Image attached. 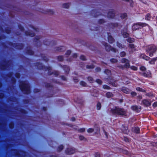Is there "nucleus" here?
Listing matches in <instances>:
<instances>
[{
  "mask_svg": "<svg viewBox=\"0 0 157 157\" xmlns=\"http://www.w3.org/2000/svg\"><path fill=\"white\" fill-rule=\"evenodd\" d=\"M118 26V24L117 23L115 24H111V25H110V27H111L112 28H113V27L117 26Z\"/></svg>",
  "mask_w": 157,
  "mask_h": 157,
  "instance_id": "nucleus-50",
  "label": "nucleus"
},
{
  "mask_svg": "<svg viewBox=\"0 0 157 157\" xmlns=\"http://www.w3.org/2000/svg\"><path fill=\"white\" fill-rule=\"evenodd\" d=\"M58 59L60 61H62L63 59V58L62 56H59L58 57Z\"/></svg>",
  "mask_w": 157,
  "mask_h": 157,
  "instance_id": "nucleus-49",
  "label": "nucleus"
},
{
  "mask_svg": "<svg viewBox=\"0 0 157 157\" xmlns=\"http://www.w3.org/2000/svg\"><path fill=\"white\" fill-rule=\"evenodd\" d=\"M112 113L114 114L121 116H126L127 112V110L119 107H116L111 109Z\"/></svg>",
  "mask_w": 157,
  "mask_h": 157,
  "instance_id": "nucleus-1",
  "label": "nucleus"
},
{
  "mask_svg": "<svg viewBox=\"0 0 157 157\" xmlns=\"http://www.w3.org/2000/svg\"><path fill=\"white\" fill-rule=\"evenodd\" d=\"M16 77L17 78H19L20 77V75L19 73H17L16 74Z\"/></svg>",
  "mask_w": 157,
  "mask_h": 157,
  "instance_id": "nucleus-61",
  "label": "nucleus"
},
{
  "mask_svg": "<svg viewBox=\"0 0 157 157\" xmlns=\"http://www.w3.org/2000/svg\"><path fill=\"white\" fill-rule=\"evenodd\" d=\"M101 105L100 103H98L97 104V109L98 110H100L101 108Z\"/></svg>",
  "mask_w": 157,
  "mask_h": 157,
  "instance_id": "nucleus-39",
  "label": "nucleus"
},
{
  "mask_svg": "<svg viewBox=\"0 0 157 157\" xmlns=\"http://www.w3.org/2000/svg\"><path fill=\"white\" fill-rule=\"evenodd\" d=\"M19 29H20V30L21 31H23V30L24 28L21 26H20V25L19 26Z\"/></svg>",
  "mask_w": 157,
  "mask_h": 157,
  "instance_id": "nucleus-63",
  "label": "nucleus"
},
{
  "mask_svg": "<svg viewBox=\"0 0 157 157\" xmlns=\"http://www.w3.org/2000/svg\"><path fill=\"white\" fill-rule=\"evenodd\" d=\"M151 18L150 14L149 13L147 14L145 17V19L147 20H150Z\"/></svg>",
  "mask_w": 157,
  "mask_h": 157,
  "instance_id": "nucleus-26",
  "label": "nucleus"
},
{
  "mask_svg": "<svg viewBox=\"0 0 157 157\" xmlns=\"http://www.w3.org/2000/svg\"><path fill=\"white\" fill-rule=\"evenodd\" d=\"M110 34V33H108V40L110 43L112 44L114 42V40Z\"/></svg>",
  "mask_w": 157,
  "mask_h": 157,
  "instance_id": "nucleus-16",
  "label": "nucleus"
},
{
  "mask_svg": "<svg viewBox=\"0 0 157 157\" xmlns=\"http://www.w3.org/2000/svg\"><path fill=\"white\" fill-rule=\"evenodd\" d=\"M25 34L27 35H29L30 36L33 37L34 36V34L33 32H26L25 33Z\"/></svg>",
  "mask_w": 157,
  "mask_h": 157,
  "instance_id": "nucleus-24",
  "label": "nucleus"
},
{
  "mask_svg": "<svg viewBox=\"0 0 157 157\" xmlns=\"http://www.w3.org/2000/svg\"><path fill=\"white\" fill-rule=\"evenodd\" d=\"M75 152L74 148H68L65 151L66 153L68 155H71L74 153Z\"/></svg>",
  "mask_w": 157,
  "mask_h": 157,
  "instance_id": "nucleus-7",
  "label": "nucleus"
},
{
  "mask_svg": "<svg viewBox=\"0 0 157 157\" xmlns=\"http://www.w3.org/2000/svg\"><path fill=\"white\" fill-rule=\"evenodd\" d=\"M153 106L154 107H156L157 106V102H155L153 104Z\"/></svg>",
  "mask_w": 157,
  "mask_h": 157,
  "instance_id": "nucleus-57",
  "label": "nucleus"
},
{
  "mask_svg": "<svg viewBox=\"0 0 157 157\" xmlns=\"http://www.w3.org/2000/svg\"><path fill=\"white\" fill-rule=\"evenodd\" d=\"M106 96L108 98H110L113 97V94L111 92H108L106 93Z\"/></svg>",
  "mask_w": 157,
  "mask_h": 157,
  "instance_id": "nucleus-20",
  "label": "nucleus"
},
{
  "mask_svg": "<svg viewBox=\"0 0 157 157\" xmlns=\"http://www.w3.org/2000/svg\"><path fill=\"white\" fill-rule=\"evenodd\" d=\"M131 94L132 96L133 97L135 96L136 95V92H131Z\"/></svg>",
  "mask_w": 157,
  "mask_h": 157,
  "instance_id": "nucleus-52",
  "label": "nucleus"
},
{
  "mask_svg": "<svg viewBox=\"0 0 157 157\" xmlns=\"http://www.w3.org/2000/svg\"><path fill=\"white\" fill-rule=\"evenodd\" d=\"M70 5L69 3H64L63 5V7L64 8H69Z\"/></svg>",
  "mask_w": 157,
  "mask_h": 157,
  "instance_id": "nucleus-27",
  "label": "nucleus"
},
{
  "mask_svg": "<svg viewBox=\"0 0 157 157\" xmlns=\"http://www.w3.org/2000/svg\"><path fill=\"white\" fill-rule=\"evenodd\" d=\"M121 18L124 19L125 18L127 17L126 14L125 13H124L123 14H121L120 16Z\"/></svg>",
  "mask_w": 157,
  "mask_h": 157,
  "instance_id": "nucleus-34",
  "label": "nucleus"
},
{
  "mask_svg": "<svg viewBox=\"0 0 157 157\" xmlns=\"http://www.w3.org/2000/svg\"><path fill=\"white\" fill-rule=\"evenodd\" d=\"M94 131V129L92 128H90L87 130V132L88 133H91Z\"/></svg>",
  "mask_w": 157,
  "mask_h": 157,
  "instance_id": "nucleus-45",
  "label": "nucleus"
},
{
  "mask_svg": "<svg viewBox=\"0 0 157 157\" xmlns=\"http://www.w3.org/2000/svg\"><path fill=\"white\" fill-rule=\"evenodd\" d=\"M95 70L97 72L99 71H101V68L99 67H97L96 68Z\"/></svg>",
  "mask_w": 157,
  "mask_h": 157,
  "instance_id": "nucleus-59",
  "label": "nucleus"
},
{
  "mask_svg": "<svg viewBox=\"0 0 157 157\" xmlns=\"http://www.w3.org/2000/svg\"><path fill=\"white\" fill-rule=\"evenodd\" d=\"M131 68L134 71H136L137 70V68L134 66H131Z\"/></svg>",
  "mask_w": 157,
  "mask_h": 157,
  "instance_id": "nucleus-48",
  "label": "nucleus"
},
{
  "mask_svg": "<svg viewBox=\"0 0 157 157\" xmlns=\"http://www.w3.org/2000/svg\"><path fill=\"white\" fill-rule=\"evenodd\" d=\"M33 29L36 31H38L39 30V29L37 28H36L34 27H33Z\"/></svg>",
  "mask_w": 157,
  "mask_h": 157,
  "instance_id": "nucleus-60",
  "label": "nucleus"
},
{
  "mask_svg": "<svg viewBox=\"0 0 157 157\" xmlns=\"http://www.w3.org/2000/svg\"><path fill=\"white\" fill-rule=\"evenodd\" d=\"M71 53V51L70 50H68L67 51V53L66 54V55H70Z\"/></svg>",
  "mask_w": 157,
  "mask_h": 157,
  "instance_id": "nucleus-55",
  "label": "nucleus"
},
{
  "mask_svg": "<svg viewBox=\"0 0 157 157\" xmlns=\"http://www.w3.org/2000/svg\"><path fill=\"white\" fill-rule=\"evenodd\" d=\"M65 48L64 47H59L57 49H56V50L59 51L60 52H62V51L61 50L62 49H63L64 50H65Z\"/></svg>",
  "mask_w": 157,
  "mask_h": 157,
  "instance_id": "nucleus-32",
  "label": "nucleus"
},
{
  "mask_svg": "<svg viewBox=\"0 0 157 157\" xmlns=\"http://www.w3.org/2000/svg\"><path fill=\"white\" fill-rule=\"evenodd\" d=\"M133 131L136 133H140V129L138 127H135L132 129Z\"/></svg>",
  "mask_w": 157,
  "mask_h": 157,
  "instance_id": "nucleus-19",
  "label": "nucleus"
},
{
  "mask_svg": "<svg viewBox=\"0 0 157 157\" xmlns=\"http://www.w3.org/2000/svg\"><path fill=\"white\" fill-rule=\"evenodd\" d=\"M105 72L109 76L108 77L109 78L110 77V76L111 75V72L110 70H108V69H106L105 71Z\"/></svg>",
  "mask_w": 157,
  "mask_h": 157,
  "instance_id": "nucleus-22",
  "label": "nucleus"
},
{
  "mask_svg": "<svg viewBox=\"0 0 157 157\" xmlns=\"http://www.w3.org/2000/svg\"><path fill=\"white\" fill-rule=\"evenodd\" d=\"M129 48L128 49V51L130 54H131L135 51V46L134 44H129Z\"/></svg>",
  "mask_w": 157,
  "mask_h": 157,
  "instance_id": "nucleus-9",
  "label": "nucleus"
},
{
  "mask_svg": "<svg viewBox=\"0 0 157 157\" xmlns=\"http://www.w3.org/2000/svg\"><path fill=\"white\" fill-rule=\"evenodd\" d=\"M63 148V145H60L58 148L57 151H61Z\"/></svg>",
  "mask_w": 157,
  "mask_h": 157,
  "instance_id": "nucleus-33",
  "label": "nucleus"
},
{
  "mask_svg": "<svg viewBox=\"0 0 157 157\" xmlns=\"http://www.w3.org/2000/svg\"><path fill=\"white\" fill-rule=\"evenodd\" d=\"M80 59L82 60H84L86 59V58H85V57L84 56H81L80 57Z\"/></svg>",
  "mask_w": 157,
  "mask_h": 157,
  "instance_id": "nucleus-53",
  "label": "nucleus"
},
{
  "mask_svg": "<svg viewBox=\"0 0 157 157\" xmlns=\"http://www.w3.org/2000/svg\"><path fill=\"white\" fill-rule=\"evenodd\" d=\"M103 88L104 89H106L107 90H109L111 89L110 87L106 85H103Z\"/></svg>",
  "mask_w": 157,
  "mask_h": 157,
  "instance_id": "nucleus-35",
  "label": "nucleus"
},
{
  "mask_svg": "<svg viewBox=\"0 0 157 157\" xmlns=\"http://www.w3.org/2000/svg\"><path fill=\"white\" fill-rule=\"evenodd\" d=\"M140 57L146 60H148L150 59V58L149 57L146 56L144 54H142L140 55Z\"/></svg>",
  "mask_w": 157,
  "mask_h": 157,
  "instance_id": "nucleus-18",
  "label": "nucleus"
},
{
  "mask_svg": "<svg viewBox=\"0 0 157 157\" xmlns=\"http://www.w3.org/2000/svg\"><path fill=\"white\" fill-rule=\"evenodd\" d=\"M103 44L105 47V49L107 51H111L114 52H116L117 51H118L117 50L114 48H112L110 45L108 44L107 43H105Z\"/></svg>",
  "mask_w": 157,
  "mask_h": 157,
  "instance_id": "nucleus-6",
  "label": "nucleus"
},
{
  "mask_svg": "<svg viewBox=\"0 0 157 157\" xmlns=\"http://www.w3.org/2000/svg\"><path fill=\"white\" fill-rule=\"evenodd\" d=\"M117 46L120 48H124V45H122L121 44L119 43H117Z\"/></svg>",
  "mask_w": 157,
  "mask_h": 157,
  "instance_id": "nucleus-30",
  "label": "nucleus"
},
{
  "mask_svg": "<svg viewBox=\"0 0 157 157\" xmlns=\"http://www.w3.org/2000/svg\"><path fill=\"white\" fill-rule=\"evenodd\" d=\"M120 55L121 57H123L126 55V53L124 52H122L121 53Z\"/></svg>",
  "mask_w": 157,
  "mask_h": 157,
  "instance_id": "nucleus-41",
  "label": "nucleus"
},
{
  "mask_svg": "<svg viewBox=\"0 0 157 157\" xmlns=\"http://www.w3.org/2000/svg\"><path fill=\"white\" fill-rule=\"evenodd\" d=\"M127 41L129 43H132L134 41V39L131 38H129L127 39Z\"/></svg>",
  "mask_w": 157,
  "mask_h": 157,
  "instance_id": "nucleus-31",
  "label": "nucleus"
},
{
  "mask_svg": "<svg viewBox=\"0 0 157 157\" xmlns=\"http://www.w3.org/2000/svg\"><path fill=\"white\" fill-rule=\"evenodd\" d=\"M63 68L64 70L66 72L69 71L70 70V69L67 66H63Z\"/></svg>",
  "mask_w": 157,
  "mask_h": 157,
  "instance_id": "nucleus-25",
  "label": "nucleus"
},
{
  "mask_svg": "<svg viewBox=\"0 0 157 157\" xmlns=\"http://www.w3.org/2000/svg\"><path fill=\"white\" fill-rule=\"evenodd\" d=\"M157 50V47L154 44L149 45L147 47L146 52L149 53V56L152 57L153 54L156 52Z\"/></svg>",
  "mask_w": 157,
  "mask_h": 157,
  "instance_id": "nucleus-3",
  "label": "nucleus"
},
{
  "mask_svg": "<svg viewBox=\"0 0 157 157\" xmlns=\"http://www.w3.org/2000/svg\"><path fill=\"white\" fill-rule=\"evenodd\" d=\"M94 67V66L92 65H87L86 66V68L88 69H92Z\"/></svg>",
  "mask_w": 157,
  "mask_h": 157,
  "instance_id": "nucleus-42",
  "label": "nucleus"
},
{
  "mask_svg": "<svg viewBox=\"0 0 157 157\" xmlns=\"http://www.w3.org/2000/svg\"><path fill=\"white\" fill-rule=\"evenodd\" d=\"M96 82L97 83H98V84H101L102 83V81L101 80H100L99 79H97L96 80Z\"/></svg>",
  "mask_w": 157,
  "mask_h": 157,
  "instance_id": "nucleus-46",
  "label": "nucleus"
},
{
  "mask_svg": "<svg viewBox=\"0 0 157 157\" xmlns=\"http://www.w3.org/2000/svg\"><path fill=\"white\" fill-rule=\"evenodd\" d=\"M88 80L90 83H92L93 82V79L92 77H88Z\"/></svg>",
  "mask_w": 157,
  "mask_h": 157,
  "instance_id": "nucleus-38",
  "label": "nucleus"
},
{
  "mask_svg": "<svg viewBox=\"0 0 157 157\" xmlns=\"http://www.w3.org/2000/svg\"><path fill=\"white\" fill-rule=\"evenodd\" d=\"M99 23L101 24H102L104 22V21L103 19H100L99 21Z\"/></svg>",
  "mask_w": 157,
  "mask_h": 157,
  "instance_id": "nucleus-58",
  "label": "nucleus"
},
{
  "mask_svg": "<svg viewBox=\"0 0 157 157\" xmlns=\"http://www.w3.org/2000/svg\"><path fill=\"white\" fill-rule=\"evenodd\" d=\"M121 62L122 63H124L125 64L123 66H120L119 67L120 68H123L124 67L126 68H128L130 66L129 61L125 58H123L121 60Z\"/></svg>",
  "mask_w": 157,
  "mask_h": 157,
  "instance_id": "nucleus-5",
  "label": "nucleus"
},
{
  "mask_svg": "<svg viewBox=\"0 0 157 157\" xmlns=\"http://www.w3.org/2000/svg\"><path fill=\"white\" fill-rule=\"evenodd\" d=\"M136 90L138 91H140L142 92H145V90L144 89H143L142 88H141L139 87H137L136 88Z\"/></svg>",
  "mask_w": 157,
  "mask_h": 157,
  "instance_id": "nucleus-28",
  "label": "nucleus"
},
{
  "mask_svg": "<svg viewBox=\"0 0 157 157\" xmlns=\"http://www.w3.org/2000/svg\"><path fill=\"white\" fill-rule=\"evenodd\" d=\"M107 79H110V81H109V84H111L113 86H117V84L116 81H115L113 79H112L110 78H107Z\"/></svg>",
  "mask_w": 157,
  "mask_h": 157,
  "instance_id": "nucleus-12",
  "label": "nucleus"
},
{
  "mask_svg": "<svg viewBox=\"0 0 157 157\" xmlns=\"http://www.w3.org/2000/svg\"><path fill=\"white\" fill-rule=\"evenodd\" d=\"M100 155L99 152H96L95 154V157H100Z\"/></svg>",
  "mask_w": 157,
  "mask_h": 157,
  "instance_id": "nucleus-47",
  "label": "nucleus"
},
{
  "mask_svg": "<svg viewBox=\"0 0 157 157\" xmlns=\"http://www.w3.org/2000/svg\"><path fill=\"white\" fill-rule=\"evenodd\" d=\"M110 61L112 63H115L117 62V60L115 59H112L110 60Z\"/></svg>",
  "mask_w": 157,
  "mask_h": 157,
  "instance_id": "nucleus-36",
  "label": "nucleus"
},
{
  "mask_svg": "<svg viewBox=\"0 0 157 157\" xmlns=\"http://www.w3.org/2000/svg\"><path fill=\"white\" fill-rule=\"evenodd\" d=\"M20 88L22 91L25 94H29L30 93V86L27 81H25L21 82Z\"/></svg>",
  "mask_w": 157,
  "mask_h": 157,
  "instance_id": "nucleus-2",
  "label": "nucleus"
},
{
  "mask_svg": "<svg viewBox=\"0 0 157 157\" xmlns=\"http://www.w3.org/2000/svg\"><path fill=\"white\" fill-rule=\"evenodd\" d=\"M27 53L30 55H32L33 54V52L30 49L28 50Z\"/></svg>",
  "mask_w": 157,
  "mask_h": 157,
  "instance_id": "nucleus-37",
  "label": "nucleus"
},
{
  "mask_svg": "<svg viewBox=\"0 0 157 157\" xmlns=\"http://www.w3.org/2000/svg\"><path fill=\"white\" fill-rule=\"evenodd\" d=\"M143 104L145 106H148L151 105V102L147 99H144L142 101Z\"/></svg>",
  "mask_w": 157,
  "mask_h": 157,
  "instance_id": "nucleus-13",
  "label": "nucleus"
},
{
  "mask_svg": "<svg viewBox=\"0 0 157 157\" xmlns=\"http://www.w3.org/2000/svg\"><path fill=\"white\" fill-rule=\"evenodd\" d=\"M143 75L147 78H150L151 77V74L149 71H147L143 73Z\"/></svg>",
  "mask_w": 157,
  "mask_h": 157,
  "instance_id": "nucleus-17",
  "label": "nucleus"
},
{
  "mask_svg": "<svg viewBox=\"0 0 157 157\" xmlns=\"http://www.w3.org/2000/svg\"><path fill=\"white\" fill-rule=\"evenodd\" d=\"M41 57H42L43 59L46 61H47L48 60V59H47V57H46L44 55H41Z\"/></svg>",
  "mask_w": 157,
  "mask_h": 157,
  "instance_id": "nucleus-40",
  "label": "nucleus"
},
{
  "mask_svg": "<svg viewBox=\"0 0 157 157\" xmlns=\"http://www.w3.org/2000/svg\"><path fill=\"white\" fill-rule=\"evenodd\" d=\"M115 16V13L114 10H112L110 11L108 14V17H109L113 18Z\"/></svg>",
  "mask_w": 157,
  "mask_h": 157,
  "instance_id": "nucleus-14",
  "label": "nucleus"
},
{
  "mask_svg": "<svg viewBox=\"0 0 157 157\" xmlns=\"http://www.w3.org/2000/svg\"><path fill=\"white\" fill-rule=\"evenodd\" d=\"M80 84L84 86H85L86 85V82L83 81H82L80 82Z\"/></svg>",
  "mask_w": 157,
  "mask_h": 157,
  "instance_id": "nucleus-43",
  "label": "nucleus"
},
{
  "mask_svg": "<svg viewBox=\"0 0 157 157\" xmlns=\"http://www.w3.org/2000/svg\"><path fill=\"white\" fill-rule=\"evenodd\" d=\"M127 27L125 28L121 32V33L123 37L124 38H126L129 36V34L127 33Z\"/></svg>",
  "mask_w": 157,
  "mask_h": 157,
  "instance_id": "nucleus-11",
  "label": "nucleus"
},
{
  "mask_svg": "<svg viewBox=\"0 0 157 157\" xmlns=\"http://www.w3.org/2000/svg\"><path fill=\"white\" fill-rule=\"evenodd\" d=\"M42 13H45V14L48 13V14H53L54 13V12L52 10H48L47 11H44L42 12Z\"/></svg>",
  "mask_w": 157,
  "mask_h": 157,
  "instance_id": "nucleus-23",
  "label": "nucleus"
},
{
  "mask_svg": "<svg viewBox=\"0 0 157 157\" xmlns=\"http://www.w3.org/2000/svg\"><path fill=\"white\" fill-rule=\"evenodd\" d=\"M157 60V57L153 58L151 60L149 61V63L151 64H155V62Z\"/></svg>",
  "mask_w": 157,
  "mask_h": 157,
  "instance_id": "nucleus-21",
  "label": "nucleus"
},
{
  "mask_svg": "<svg viewBox=\"0 0 157 157\" xmlns=\"http://www.w3.org/2000/svg\"><path fill=\"white\" fill-rule=\"evenodd\" d=\"M14 127V124L13 123H11L10 124V127L11 128H13Z\"/></svg>",
  "mask_w": 157,
  "mask_h": 157,
  "instance_id": "nucleus-56",
  "label": "nucleus"
},
{
  "mask_svg": "<svg viewBox=\"0 0 157 157\" xmlns=\"http://www.w3.org/2000/svg\"><path fill=\"white\" fill-rule=\"evenodd\" d=\"M121 90L124 93L127 94H129L130 91V90L129 89H128L125 87H122Z\"/></svg>",
  "mask_w": 157,
  "mask_h": 157,
  "instance_id": "nucleus-15",
  "label": "nucleus"
},
{
  "mask_svg": "<svg viewBox=\"0 0 157 157\" xmlns=\"http://www.w3.org/2000/svg\"><path fill=\"white\" fill-rule=\"evenodd\" d=\"M79 138L80 140H84L85 139L84 137L82 136H80Z\"/></svg>",
  "mask_w": 157,
  "mask_h": 157,
  "instance_id": "nucleus-54",
  "label": "nucleus"
},
{
  "mask_svg": "<svg viewBox=\"0 0 157 157\" xmlns=\"http://www.w3.org/2000/svg\"><path fill=\"white\" fill-rule=\"evenodd\" d=\"M37 67L40 69H43L44 68V67L42 66L41 63H39L37 65Z\"/></svg>",
  "mask_w": 157,
  "mask_h": 157,
  "instance_id": "nucleus-29",
  "label": "nucleus"
},
{
  "mask_svg": "<svg viewBox=\"0 0 157 157\" xmlns=\"http://www.w3.org/2000/svg\"><path fill=\"white\" fill-rule=\"evenodd\" d=\"M140 69L141 71H144L146 70V68L142 66L140 67Z\"/></svg>",
  "mask_w": 157,
  "mask_h": 157,
  "instance_id": "nucleus-51",
  "label": "nucleus"
},
{
  "mask_svg": "<svg viewBox=\"0 0 157 157\" xmlns=\"http://www.w3.org/2000/svg\"><path fill=\"white\" fill-rule=\"evenodd\" d=\"M73 80L75 82H78V79H77L75 77L74 78Z\"/></svg>",
  "mask_w": 157,
  "mask_h": 157,
  "instance_id": "nucleus-64",
  "label": "nucleus"
},
{
  "mask_svg": "<svg viewBox=\"0 0 157 157\" xmlns=\"http://www.w3.org/2000/svg\"><path fill=\"white\" fill-rule=\"evenodd\" d=\"M147 25L145 23L138 22L134 24L132 26V29L133 31L138 29L141 27H145Z\"/></svg>",
  "mask_w": 157,
  "mask_h": 157,
  "instance_id": "nucleus-4",
  "label": "nucleus"
},
{
  "mask_svg": "<svg viewBox=\"0 0 157 157\" xmlns=\"http://www.w3.org/2000/svg\"><path fill=\"white\" fill-rule=\"evenodd\" d=\"M78 131L79 132H83L85 131V129L84 128H81L78 129Z\"/></svg>",
  "mask_w": 157,
  "mask_h": 157,
  "instance_id": "nucleus-44",
  "label": "nucleus"
},
{
  "mask_svg": "<svg viewBox=\"0 0 157 157\" xmlns=\"http://www.w3.org/2000/svg\"><path fill=\"white\" fill-rule=\"evenodd\" d=\"M132 109L136 112H139L141 110V107L136 105H133L131 106Z\"/></svg>",
  "mask_w": 157,
  "mask_h": 157,
  "instance_id": "nucleus-10",
  "label": "nucleus"
},
{
  "mask_svg": "<svg viewBox=\"0 0 157 157\" xmlns=\"http://www.w3.org/2000/svg\"><path fill=\"white\" fill-rule=\"evenodd\" d=\"M124 140L126 142H128L129 141L128 139L126 137H124Z\"/></svg>",
  "mask_w": 157,
  "mask_h": 157,
  "instance_id": "nucleus-62",
  "label": "nucleus"
},
{
  "mask_svg": "<svg viewBox=\"0 0 157 157\" xmlns=\"http://www.w3.org/2000/svg\"><path fill=\"white\" fill-rule=\"evenodd\" d=\"M51 68L50 67H48L46 68L45 71H48V74L49 75H51L52 74H54L56 76L58 75L59 74V72L57 71H54L53 72L51 73Z\"/></svg>",
  "mask_w": 157,
  "mask_h": 157,
  "instance_id": "nucleus-8",
  "label": "nucleus"
}]
</instances>
